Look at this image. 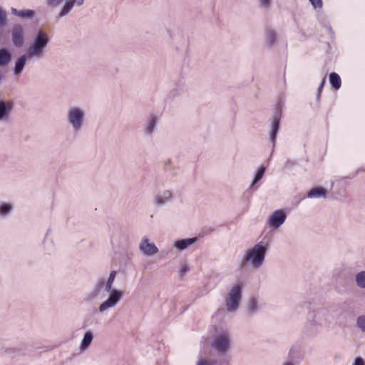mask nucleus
I'll return each mask as SVG.
<instances>
[{"instance_id": "obj_3", "label": "nucleus", "mask_w": 365, "mask_h": 365, "mask_svg": "<svg viewBox=\"0 0 365 365\" xmlns=\"http://www.w3.org/2000/svg\"><path fill=\"white\" fill-rule=\"evenodd\" d=\"M85 111L77 106H71L66 113V121L74 133H79L85 123Z\"/></svg>"}, {"instance_id": "obj_36", "label": "nucleus", "mask_w": 365, "mask_h": 365, "mask_svg": "<svg viewBox=\"0 0 365 365\" xmlns=\"http://www.w3.org/2000/svg\"><path fill=\"white\" fill-rule=\"evenodd\" d=\"M197 365H214V362L206 360H200L197 362Z\"/></svg>"}, {"instance_id": "obj_32", "label": "nucleus", "mask_w": 365, "mask_h": 365, "mask_svg": "<svg viewBox=\"0 0 365 365\" xmlns=\"http://www.w3.org/2000/svg\"><path fill=\"white\" fill-rule=\"evenodd\" d=\"M63 0H47V4L52 7L58 6Z\"/></svg>"}, {"instance_id": "obj_8", "label": "nucleus", "mask_w": 365, "mask_h": 365, "mask_svg": "<svg viewBox=\"0 0 365 365\" xmlns=\"http://www.w3.org/2000/svg\"><path fill=\"white\" fill-rule=\"evenodd\" d=\"M139 249L143 255L147 256H153L158 252V247L154 243L150 242L148 238H143L141 240Z\"/></svg>"}, {"instance_id": "obj_2", "label": "nucleus", "mask_w": 365, "mask_h": 365, "mask_svg": "<svg viewBox=\"0 0 365 365\" xmlns=\"http://www.w3.org/2000/svg\"><path fill=\"white\" fill-rule=\"evenodd\" d=\"M332 320L330 312L326 308H320L309 313L304 324V331L310 336H315L323 328L331 324Z\"/></svg>"}, {"instance_id": "obj_22", "label": "nucleus", "mask_w": 365, "mask_h": 365, "mask_svg": "<svg viewBox=\"0 0 365 365\" xmlns=\"http://www.w3.org/2000/svg\"><path fill=\"white\" fill-rule=\"evenodd\" d=\"M276 39H277L276 31L272 29H267V30H266V43L269 46H272L276 42Z\"/></svg>"}, {"instance_id": "obj_12", "label": "nucleus", "mask_w": 365, "mask_h": 365, "mask_svg": "<svg viewBox=\"0 0 365 365\" xmlns=\"http://www.w3.org/2000/svg\"><path fill=\"white\" fill-rule=\"evenodd\" d=\"M173 192L170 190H164L155 195L154 202L157 207H162L171 200Z\"/></svg>"}, {"instance_id": "obj_39", "label": "nucleus", "mask_w": 365, "mask_h": 365, "mask_svg": "<svg viewBox=\"0 0 365 365\" xmlns=\"http://www.w3.org/2000/svg\"><path fill=\"white\" fill-rule=\"evenodd\" d=\"M283 365H294V363L291 362V361H287L286 363H284Z\"/></svg>"}, {"instance_id": "obj_16", "label": "nucleus", "mask_w": 365, "mask_h": 365, "mask_svg": "<svg viewBox=\"0 0 365 365\" xmlns=\"http://www.w3.org/2000/svg\"><path fill=\"white\" fill-rule=\"evenodd\" d=\"M307 196L309 198H318V197H327V190L322 187H316L311 189L308 192Z\"/></svg>"}, {"instance_id": "obj_19", "label": "nucleus", "mask_w": 365, "mask_h": 365, "mask_svg": "<svg viewBox=\"0 0 365 365\" xmlns=\"http://www.w3.org/2000/svg\"><path fill=\"white\" fill-rule=\"evenodd\" d=\"M11 59V54L6 48L0 49V66H6Z\"/></svg>"}, {"instance_id": "obj_1", "label": "nucleus", "mask_w": 365, "mask_h": 365, "mask_svg": "<svg viewBox=\"0 0 365 365\" xmlns=\"http://www.w3.org/2000/svg\"><path fill=\"white\" fill-rule=\"evenodd\" d=\"M116 275L117 272L113 270L106 280L104 278L98 279L93 290L89 294L91 299L96 298L103 289L109 294L107 299L99 305L98 311L101 313H104L108 309L115 307L123 298V292L121 290L113 289Z\"/></svg>"}, {"instance_id": "obj_37", "label": "nucleus", "mask_w": 365, "mask_h": 365, "mask_svg": "<svg viewBox=\"0 0 365 365\" xmlns=\"http://www.w3.org/2000/svg\"><path fill=\"white\" fill-rule=\"evenodd\" d=\"M325 83V78H324L321 82V83L319 84V86L318 88V96H320V93L322 92V89L324 87V85Z\"/></svg>"}, {"instance_id": "obj_28", "label": "nucleus", "mask_w": 365, "mask_h": 365, "mask_svg": "<svg viewBox=\"0 0 365 365\" xmlns=\"http://www.w3.org/2000/svg\"><path fill=\"white\" fill-rule=\"evenodd\" d=\"M247 309L250 312H255L257 310V301L255 298H252L247 306Z\"/></svg>"}, {"instance_id": "obj_33", "label": "nucleus", "mask_w": 365, "mask_h": 365, "mask_svg": "<svg viewBox=\"0 0 365 365\" xmlns=\"http://www.w3.org/2000/svg\"><path fill=\"white\" fill-rule=\"evenodd\" d=\"M6 19V16L5 12L1 8H0V26H1L4 24Z\"/></svg>"}, {"instance_id": "obj_20", "label": "nucleus", "mask_w": 365, "mask_h": 365, "mask_svg": "<svg viewBox=\"0 0 365 365\" xmlns=\"http://www.w3.org/2000/svg\"><path fill=\"white\" fill-rule=\"evenodd\" d=\"M11 11L13 14L22 19H31L34 16V11L29 9L19 11L16 9L12 8Z\"/></svg>"}, {"instance_id": "obj_23", "label": "nucleus", "mask_w": 365, "mask_h": 365, "mask_svg": "<svg viewBox=\"0 0 365 365\" xmlns=\"http://www.w3.org/2000/svg\"><path fill=\"white\" fill-rule=\"evenodd\" d=\"M329 81H330V83L331 85V86L337 90L340 88L341 86V78L339 77V76L333 72L331 73H330L329 75Z\"/></svg>"}, {"instance_id": "obj_27", "label": "nucleus", "mask_w": 365, "mask_h": 365, "mask_svg": "<svg viewBox=\"0 0 365 365\" xmlns=\"http://www.w3.org/2000/svg\"><path fill=\"white\" fill-rule=\"evenodd\" d=\"M356 326L361 331L365 332V315L359 316L357 318Z\"/></svg>"}, {"instance_id": "obj_11", "label": "nucleus", "mask_w": 365, "mask_h": 365, "mask_svg": "<svg viewBox=\"0 0 365 365\" xmlns=\"http://www.w3.org/2000/svg\"><path fill=\"white\" fill-rule=\"evenodd\" d=\"M13 43L16 47H21L24 43V28L19 24L14 25L11 32Z\"/></svg>"}, {"instance_id": "obj_17", "label": "nucleus", "mask_w": 365, "mask_h": 365, "mask_svg": "<svg viewBox=\"0 0 365 365\" xmlns=\"http://www.w3.org/2000/svg\"><path fill=\"white\" fill-rule=\"evenodd\" d=\"M93 339V335L92 331H87L83 338V340L81 341V344L80 345V350L81 351H86L89 346L91 345L92 341Z\"/></svg>"}, {"instance_id": "obj_4", "label": "nucleus", "mask_w": 365, "mask_h": 365, "mask_svg": "<svg viewBox=\"0 0 365 365\" xmlns=\"http://www.w3.org/2000/svg\"><path fill=\"white\" fill-rule=\"evenodd\" d=\"M49 42V38L46 34L40 31L37 33L33 43L28 48L29 57L40 58L44 54V50Z\"/></svg>"}, {"instance_id": "obj_31", "label": "nucleus", "mask_w": 365, "mask_h": 365, "mask_svg": "<svg viewBox=\"0 0 365 365\" xmlns=\"http://www.w3.org/2000/svg\"><path fill=\"white\" fill-rule=\"evenodd\" d=\"M259 5L261 7H263L264 9H268L272 3L271 0H259Z\"/></svg>"}, {"instance_id": "obj_21", "label": "nucleus", "mask_w": 365, "mask_h": 365, "mask_svg": "<svg viewBox=\"0 0 365 365\" xmlns=\"http://www.w3.org/2000/svg\"><path fill=\"white\" fill-rule=\"evenodd\" d=\"M75 4L76 0H68L60 11L58 16L61 18L67 15L71 11Z\"/></svg>"}, {"instance_id": "obj_14", "label": "nucleus", "mask_w": 365, "mask_h": 365, "mask_svg": "<svg viewBox=\"0 0 365 365\" xmlns=\"http://www.w3.org/2000/svg\"><path fill=\"white\" fill-rule=\"evenodd\" d=\"M28 57L29 56L24 54L16 59L15 62V66L14 68V75L19 76L22 73L26 63Z\"/></svg>"}, {"instance_id": "obj_6", "label": "nucleus", "mask_w": 365, "mask_h": 365, "mask_svg": "<svg viewBox=\"0 0 365 365\" xmlns=\"http://www.w3.org/2000/svg\"><path fill=\"white\" fill-rule=\"evenodd\" d=\"M242 297V285L240 283L235 284L226 297V307L228 312L236 311Z\"/></svg>"}, {"instance_id": "obj_7", "label": "nucleus", "mask_w": 365, "mask_h": 365, "mask_svg": "<svg viewBox=\"0 0 365 365\" xmlns=\"http://www.w3.org/2000/svg\"><path fill=\"white\" fill-rule=\"evenodd\" d=\"M212 347L220 354H225L230 347V339L225 334L217 336L212 344Z\"/></svg>"}, {"instance_id": "obj_24", "label": "nucleus", "mask_w": 365, "mask_h": 365, "mask_svg": "<svg viewBox=\"0 0 365 365\" xmlns=\"http://www.w3.org/2000/svg\"><path fill=\"white\" fill-rule=\"evenodd\" d=\"M356 283L360 288H365V271H361L356 275Z\"/></svg>"}, {"instance_id": "obj_30", "label": "nucleus", "mask_w": 365, "mask_h": 365, "mask_svg": "<svg viewBox=\"0 0 365 365\" xmlns=\"http://www.w3.org/2000/svg\"><path fill=\"white\" fill-rule=\"evenodd\" d=\"M314 9H321L322 7V0H309Z\"/></svg>"}, {"instance_id": "obj_10", "label": "nucleus", "mask_w": 365, "mask_h": 365, "mask_svg": "<svg viewBox=\"0 0 365 365\" xmlns=\"http://www.w3.org/2000/svg\"><path fill=\"white\" fill-rule=\"evenodd\" d=\"M286 220V215L282 210L274 211L269 217L268 223L274 228H278Z\"/></svg>"}, {"instance_id": "obj_26", "label": "nucleus", "mask_w": 365, "mask_h": 365, "mask_svg": "<svg viewBox=\"0 0 365 365\" xmlns=\"http://www.w3.org/2000/svg\"><path fill=\"white\" fill-rule=\"evenodd\" d=\"M12 205L3 202L0 205V215H5L8 214L12 209Z\"/></svg>"}, {"instance_id": "obj_9", "label": "nucleus", "mask_w": 365, "mask_h": 365, "mask_svg": "<svg viewBox=\"0 0 365 365\" xmlns=\"http://www.w3.org/2000/svg\"><path fill=\"white\" fill-rule=\"evenodd\" d=\"M14 108V102L12 101H0V121L7 120Z\"/></svg>"}, {"instance_id": "obj_38", "label": "nucleus", "mask_w": 365, "mask_h": 365, "mask_svg": "<svg viewBox=\"0 0 365 365\" xmlns=\"http://www.w3.org/2000/svg\"><path fill=\"white\" fill-rule=\"evenodd\" d=\"M84 2V0H76V4L78 6H81Z\"/></svg>"}, {"instance_id": "obj_15", "label": "nucleus", "mask_w": 365, "mask_h": 365, "mask_svg": "<svg viewBox=\"0 0 365 365\" xmlns=\"http://www.w3.org/2000/svg\"><path fill=\"white\" fill-rule=\"evenodd\" d=\"M196 241H197L196 237L180 240H177L175 242L174 246L178 250L182 251V250L187 249L189 246L194 244Z\"/></svg>"}, {"instance_id": "obj_34", "label": "nucleus", "mask_w": 365, "mask_h": 365, "mask_svg": "<svg viewBox=\"0 0 365 365\" xmlns=\"http://www.w3.org/2000/svg\"><path fill=\"white\" fill-rule=\"evenodd\" d=\"M171 164H172V162L170 159L167 160L165 161L164 163V170L165 171H170L171 170Z\"/></svg>"}, {"instance_id": "obj_35", "label": "nucleus", "mask_w": 365, "mask_h": 365, "mask_svg": "<svg viewBox=\"0 0 365 365\" xmlns=\"http://www.w3.org/2000/svg\"><path fill=\"white\" fill-rule=\"evenodd\" d=\"M353 365H365V362L362 358L357 357L355 359Z\"/></svg>"}, {"instance_id": "obj_25", "label": "nucleus", "mask_w": 365, "mask_h": 365, "mask_svg": "<svg viewBox=\"0 0 365 365\" xmlns=\"http://www.w3.org/2000/svg\"><path fill=\"white\" fill-rule=\"evenodd\" d=\"M265 170H266V168L263 166H261L259 168V169L257 170V171L256 173L255 179L252 182V185H254L255 183H257L258 181H259L262 178V177L265 173Z\"/></svg>"}, {"instance_id": "obj_18", "label": "nucleus", "mask_w": 365, "mask_h": 365, "mask_svg": "<svg viewBox=\"0 0 365 365\" xmlns=\"http://www.w3.org/2000/svg\"><path fill=\"white\" fill-rule=\"evenodd\" d=\"M157 124V118L154 115L148 117L147 124L145 128V133L148 135H151L155 130Z\"/></svg>"}, {"instance_id": "obj_13", "label": "nucleus", "mask_w": 365, "mask_h": 365, "mask_svg": "<svg viewBox=\"0 0 365 365\" xmlns=\"http://www.w3.org/2000/svg\"><path fill=\"white\" fill-rule=\"evenodd\" d=\"M280 113L277 111L274 113L273 116V121L272 124V130L270 133V140L273 142L274 145L275 139L277 136V133L279 127V120H280Z\"/></svg>"}, {"instance_id": "obj_5", "label": "nucleus", "mask_w": 365, "mask_h": 365, "mask_svg": "<svg viewBox=\"0 0 365 365\" xmlns=\"http://www.w3.org/2000/svg\"><path fill=\"white\" fill-rule=\"evenodd\" d=\"M265 254L266 247L262 243H259L247 250L243 260L250 262L253 267H258L262 264Z\"/></svg>"}, {"instance_id": "obj_29", "label": "nucleus", "mask_w": 365, "mask_h": 365, "mask_svg": "<svg viewBox=\"0 0 365 365\" xmlns=\"http://www.w3.org/2000/svg\"><path fill=\"white\" fill-rule=\"evenodd\" d=\"M189 270H190L189 266L185 263L183 264L181 266V268L179 272L180 277H182L184 275H185Z\"/></svg>"}]
</instances>
